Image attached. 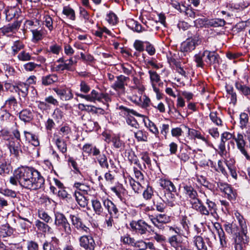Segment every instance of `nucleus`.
I'll return each instance as SVG.
<instances>
[{
    "label": "nucleus",
    "mask_w": 250,
    "mask_h": 250,
    "mask_svg": "<svg viewBox=\"0 0 250 250\" xmlns=\"http://www.w3.org/2000/svg\"><path fill=\"white\" fill-rule=\"evenodd\" d=\"M31 169L28 167H21L15 170L14 176L10 178V182L17 185L18 181L21 186L30 189L31 187Z\"/></svg>",
    "instance_id": "nucleus-1"
},
{
    "label": "nucleus",
    "mask_w": 250,
    "mask_h": 250,
    "mask_svg": "<svg viewBox=\"0 0 250 250\" xmlns=\"http://www.w3.org/2000/svg\"><path fill=\"white\" fill-rule=\"evenodd\" d=\"M206 204L207 207L205 206L201 200L194 210L199 212L201 214L205 216L211 215L215 217L217 215V205L215 202L211 201L209 199H207Z\"/></svg>",
    "instance_id": "nucleus-2"
},
{
    "label": "nucleus",
    "mask_w": 250,
    "mask_h": 250,
    "mask_svg": "<svg viewBox=\"0 0 250 250\" xmlns=\"http://www.w3.org/2000/svg\"><path fill=\"white\" fill-rule=\"evenodd\" d=\"M55 216V225L62 229L66 235H70L72 229L65 215L63 213L56 212Z\"/></svg>",
    "instance_id": "nucleus-3"
},
{
    "label": "nucleus",
    "mask_w": 250,
    "mask_h": 250,
    "mask_svg": "<svg viewBox=\"0 0 250 250\" xmlns=\"http://www.w3.org/2000/svg\"><path fill=\"white\" fill-rule=\"evenodd\" d=\"M183 188L186 196L189 199L191 208L194 209L201 201L198 198L197 191L190 185H185Z\"/></svg>",
    "instance_id": "nucleus-4"
},
{
    "label": "nucleus",
    "mask_w": 250,
    "mask_h": 250,
    "mask_svg": "<svg viewBox=\"0 0 250 250\" xmlns=\"http://www.w3.org/2000/svg\"><path fill=\"white\" fill-rule=\"evenodd\" d=\"M129 225L133 230L141 235L146 234L147 232L152 230L151 226L143 220H139L138 221H132Z\"/></svg>",
    "instance_id": "nucleus-5"
},
{
    "label": "nucleus",
    "mask_w": 250,
    "mask_h": 250,
    "mask_svg": "<svg viewBox=\"0 0 250 250\" xmlns=\"http://www.w3.org/2000/svg\"><path fill=\"white\" fill-rule=\"evenodd\" d=\"M119 109L124 110L125 112V115L127 116H129V117H128L126 118V123L128 125L132 126V127H134L136 128L138 127L139 124L137 123L136 119L133 117L130 116V114H132L133 115H135L137 117H144V115L137 112L136 111L134 110L133 109L128 108L124 106L123 105L120 106L119 107Z\"/></svg>",
    "instance_id": "nucleus-6"
},
{
    "label": "nucleus",
    "mask_w": 250,
    "mask_h": 250,
    "mask_svg": "<svg viewBox=\"0 0 250 250\" xmlns=\"http://www.w3.org/2000/svg\"><path fill=\"white\" fill-rule=\"evenodd\" d=\"M21 23V20H16L12 23H9L0 28V33L2 35L9 37L15 33L19 29Z\"/></svg>",
    "instance_id": "nucleus-7"
},
{
    "label": "nucleus",
    "mask_w": 250,
    "mask_h": 250,
    "mask_svg": "<svg viewBox=\"0 0 250 250\" xmlns=\"http://www.w3.org/2000/svg\"><path fill=\"white\" fill-rule=\"evenodd\" d=\"M201 41L198 37H195L191 40L188 39L182 43L180 46V51L184 53H188L193 50L196 46L199 44Z\"/></svg>",
    "instance_id": "nucleus-8"
},
{
    "label": "nucleus",
    "mask_w": 250,
    "mask_h": 250,
    "mask_svg": "<svg viewBox=\"0 0 250 250\" xmlns=\"http://www.w3.org/2000/svg\"><path fill=\"white\" fill-rule=\"evenodd\" d=\"M234 248L235 250H245L246 245L249 242L248 238L244 232H238L235 234Z\"/></svg>",
    "instance_id": "nucleus-9"
},
{
    "label": "nucleus",
    "mask_w": 250,
    "mask_h": 250,
    "mask_svg": "<svg viewBox=\"0 0 250 250\" xmlns=\"http://www.w3.org/2000/svg\"><path fill=\"white\" fill-rule=\"evenodd\" d=\"M149 218L154 226L160 229L164 228V224L167 223L170 221L169 216L165 214H159L156 217L151 215L149 216Z\"/></svg>",
    "instance_id": "nucleus-10"
},
{
    "label": "nucleus",
    "mask_w": 250,
    "mask_h": 250,
    "mask_svg": "<svg viewBox=\"0 0 250 250\" xmlns=\"http://www.w3.org/2000/svg\"><path fill=\"white\" fill-rule=\"evenodd\" d=\"M232 139L236 143L237 148L241 153L245 156L247 160H250V156L245 149L246 142L244 139L243 135L240 133H238L237 136L232 135Z\"/></svg>",
    "instance_id": "nucleus-11"
},
{
    "label": "nucleus",
    "mask_w": 250,
    "mask_h": 250,
    "mask_svg": "<svg viewBox=\"0 0 250 250\" xmlns=\"http://www.w3.org/2000/svg\"><path fill=\"white\" fill-rule=\"evenodd\" d=\"M232 139L236 143L237 148L241 153L245 156L247 160H250V156L245 149L246 142L244 139L243 135L240 133H238L237 136L232 135Z\"/></svg>",
    "instance_id": "nucleus-12"
},
{
    "label": "nucleus",
    "mask_w": 250,
    "mask_h": 250,
    "mask_svg": "<svg viewBox=\"0 0 250 250\" xmlns=\"http://www.w3.org/2000/svg\"><path fill=\"white\" fill-rule=\"evenodd\" d=\"M80 245L85 250H94L95 243L91 236L83 235L79 238Z\"/></svg>",
    "instance_id": "nucleus-13"
},
{
    "label": "nucleus",
    "mask_w": 250,
    "mask_h": 250,
    "mask_svg": "<svg viewBox=\"0 0 250 250\" xmlns=\"http://www.w3.org/2000/svg\"><path fill=\"white\" fill-rule=\"evenodd\" d=\"M203 55L206 56L204 60L209 65L218 64L220 62V56L215 51L205 50L203 52Z\"/></svg>",
    "instance_id": "nucleus-14"
},
{
    "label": "nucleus",
    "mask_w": 250,
    "mask_h": 250,
    "mask_svg": "<svg viewBox=\"0 0 250 250\" xmlns=\"http://www.w3.org/2000/svg\"><path fill=\"white\" fill-rule=\"evenodd\" d=\"M217 185V187L220 190L227 195L229 200H231L235 199L236 195V191L233 189L230 185L221 182H218Z\"/></svg>",
    "instance_id": "nucleus-15"
},
{
    "label": "nucleus",
    "mask_w": 250,
    "mask_h": 250,
    "mask_svg": "<svg viewBox=\"0 0 250 250\" xmlns=\"http://www.w3.org/2000/svg\"><path fill=\"white\" fill-rule=\"evenodd\" d=\"M70 218L72 225L78 230L83 232H88L89 229L83 224L82 219L78 214L70 215Z\"/></svg>",
    "instance_id": "nucleus-16"
},
{
    "label": "nucleus",
    "mask_w": 250,
    "mask_h": 250,
    "mask_svg": "<svg viewBox=\"0 0 250 250\" xmlns=\"http://www.w3.org/2000/svg\"><path fill=\"white\" fill-rule=\"evenodd\" d=\"M44 183V179L40 172L32 168V189L41 188Z\"/></svg>",
    "instance_id": "nucleus-17"
},
{
    "label": "nucleus",
    "mask_w": 250,
    "mask_h": 250,
    "mask_svg": "<svg viewBox=\"0 0 250 250\" xmlns=\"http://www.w3.org/2000/svg\"><path fill=\"white\" fill-rule=\"evenodd\" d=\"M129 79L124 75H120L116 77V80L111 85V87L116 91L124 92L125 90V82Z\"/></svg>",
    "instance_id": "nucleus-18"
},
{
    "label": "nucleus",
    "mask_w": 250,
    "mask_h": 250,
    "mask_svg": "<svg viewBox=\"0 0 250 250\" xmlns=\"http://www.w3.org/2000/svg\"><path fill=\"white\" fill-rule=\"evenodd\" d=\"M232 134L228 132H225L221 134V142L218 146L219 151L218 154L224 156L226 155V150L225 146V142L231 138H232Z\"/></svg>",
    "instance_id": "nucleus-19"
},
{
    "label": "nucleus",
    "mask_w": 250,
    "mask_h": 250,
    "mask_svg": "<svg viewBox=\"0 0 250 250\" xmlns=\"http://www.w3.org/2000/svg\"><path fill=\"white\" fill-rule=\"evenodd\" d=\"M76 95L81 98L85 99L86 101L94 102L96 101H101V95L102 93H99L95 90H93L91 93L88 95H84L81 93H76Z\"/></svg>",
    "instance_id": "nucleus-20"
},
{
    "label": "nucleus",
    "mask_w": 250,
    "mask_h": 250,
    "mask_svg": "<svg viewBox=\"0 0 250 250\" xmlns=\"http://www.w3.org/2000/svg\"><path fill=\"white\" fill-rule=\"evenodd\" d=\"M17 107L18 103L14 97L9 98L5 101L4 105L2 106V108H5L11 113L18 112V111L17 110Z\"/></svg>",
    "instance_id": "nucleus-21"
},
{
    "label": "nucleus",
    "mask_w": 250,
    "mask_h": 250,
    "mask_svg": "<svg viewBox=\"0 0 250 250\" xmlns=\"http://www.w3.org/2000/svg\"><path fill=\"white\" fill-rule=\"evenodd\" d=\"M103 205L107 210L109 215H114L115 218L118 217L119 210L116 205L111 201L108 199H105L103 201Z\"/></svg>",
    "instance_id": "nucleus-22"
},
{
    "label": "nucleus",
    "mask_w": 250,
    "mask_h": 250,
    "mask_svg": "<svg viewBox=\"0 0 250 250\" xmlns=\"http://www.w3.org/2000/svg\"><path fill=\"white\" fill-rule=\"evenodd\" d=\"M167 241L171 247L175 248V250L181 246L185 244V243L183 242L182 237L180 234H175L169 237Z\"/></svg>",
    "instance_id": "nucleus-23"
},
{
    "label": "nucleus",
    "mask_w": 250,
    "mask_h": 250,
    "mask_svg": "<svg viewBox=\"0 0 250 250\" xmlns=\"http://www.w3.org/2000/svg\"><path fill=\"white\" fill-rule=\"evenodd\" d=\"M36 5L32 4V8ZM44 11L38 9L32 8V26L37 27L41 25V15Z\"/></svg>",
    "instance_id": "nucleus-24"
},
{
    "label": "nucleus",
    "mask_w": 250,
    "mask_h": 250,
    "mask_svg": "<svg viewBox=\"0 0 250 250\" xmlns=\"http://www.w3.org/2000/svg\"><path fill=\"white\" fill-rule=\"evenodd\" d=\"M59 240L55 237H52L51 241H46L43 245V250H61L59 247Z\"/></svg>",
    "instance_id": "nucleus-25"
},
{
    "label": "nucleus",
    "mask_w": 250,
    "mask_h": 250,
    "mask_svg": "<svg viewBox=\"0 0 250 250\" xmlns=\"http://www.w3.org/2000/svg\"><path fill=\"white\" fill-rule=\"evenodd\" d=\"M235 87L239 93L246 97L247 98L250 97V87L243 84L241 82H236Z\"/></svg>",
    "instance_id": "nucleus-26"
},
{
    "label": "nucleus",
    "mask_w": 250,
    "mask_h": 250,
    "mask_svg": "<svg viewBox=\"0 0 250 250\" xmlns=\"http://www.w3.org/2000/svg\"><path fill=\"white\" fill-rule=\"evenodd\" d=\"M160 186L167 191L176 192V188L174 184L170 180L161 178L159 180Z\"/></svg>",
    "instance_id": "nucleus-27"
},
{
    "label": "nucleus",
    "mask_w": 250,
    "mask_h": 250,
    "mask_svg": "<svg viewBox=\"0 0 250 250\" xmlns=\"http://www.w3.org/2000/svg\"><path fill=\"white\" fill-rule=\"evenodd\" d=\"M193 243L198 250H208L203 237L201 236H195L193 237Z\"/></svg>",
    "instance_id": "nucleus-28"
},
{
    "label": "nucleus",
    "mask_w": 250,
    "mask_h": 250,
    "mask_svg": "<svg viewBox=\"0 0 250 250\" xmlns=\"http://www.w3.org/2000/svg\"><path fill=\"white\" fill-rule=\"evenodd\" d=\"M4 14H5V18L6 20L8 21H12L13 19L16 18L18 19L19 16H17V9L15 8H9L5 9Z\"/></svg>",
    "instance_id": "nucleus-29"
},
{
    "label": "nucleus",
    "mask_w": 250,
    "mask_h": 250,
    "mask_svg": "<svg viewBox=\"0 0 250 250\" xmlns=\"http://www.w3.org/2000/svg\"><path fill=\"white\" fill-rule=\"evenodd\" d=\"M75 196L78 204L83 208L85 207L88 204V200L84 194L79 191H75Z\"/></svg>",
    "instance_id": "nucleus-30"
},
{
    "label": "nucleus",
    "mask_w": 250,
    "mask_h": 250,
    "mask_svg": "<svg viewBox=\"0 0 250 250\" xmlns=\"http://www.w3.org/2000/svg\"><path fill=\"white\" fill-rule=\"evenodd\" d=\"M153 204L157 211L164 212L166 208V201L162 200L161 197H158L153 200Z\"/></svg>",
    "instance_id": "nucleus-31"
},
{
    "label": "nucleus",
    "mask_w": 250,
    "mask_h": 250,
    "mask_svg": "<svg viewBox=\"0 0 250 250\" xmlns=\"http://www.w3.org/2000/svg\"><path fill=\"white\" fill-rule=\"evenodd\" d=\"M58 78L57 75H49L42 78V83L43 85H48L57 82Z\"/></svg>",
    "instance_id": "nucleus-32"
},
{
    "label": "nucleus",
    "mask_w": 250,
    "mask_h": 250,
    "mask_svg": "<svg viewBox=\"0 0 250 250\" xmlns=\"http://www.w3.org/2000/svg\"><path fill=\"white\" fill-rule=\"evenodd\" d=\"M13 230L9 225L2 226L0 228V236L2 237L9 236L13 234Z\"/></svg>",
    "instance_id": "nucleus-33"
},
{
    "label": "nucleus",
    "mask_w": 250,
    "mask_h": 250,
    "mask_svg": "<svg viewBox=\"0 0 250 250\" xmlns=\"http://www.w3.org/2000/svg\"><path fill=\"white\" fill-rule=\"evenodd\" d=\"M234 163L235 161L233 159H230L229 161H226V166L229 170L230 175L233 178L236 179L237 174L236 173V168L234 166Z\"/></svg>",
    "instance_id": "nucleus-34"
},
{
    "label": "nucleus",
    "mask_w": 250,
    "mask_h": 250,
    "mask_svg": "<svg viewBox=\"0 0 250 250\" xmlns=\"http://www.w3.org/2000/svg\"><path fill=\"white\" fill-rule=\"evenodd\" d=\"M134 136L139 142H147L148 133L142 130H139L134 133Z\"/></svg>",
    "instance_id": "nucleus-35"
},
{
    "label": "nucleus",
    "mask_w": 250,
    "mask_h": 250,
    "mask_svg": "<svg viewBox=\"0 0 250 250\" xmlns=\"http://www.w3.org/2000/svg\"><path fill=\"white\" fill-rule=\"evenodd\" d=\"M92 205L95 213L98 215H101L103 212V208L100 202L96 199L92 200Z\"/></svg>",
    "instance_id": "nucleus-36"
},
{
    "label": "nucleus",
    "mask_w": 250,
    "mask_h": 250,
    "mask_svg": "<svg viewBox=\"0 0 250 250\" xmlns=\"http://www.w3.org/2000/svg\"><path fill=\"white\" fill-rule=\"evenodd\" d=\"M208 26L214 27H222L225 25L226 21L224 20L221 19H214L208 20Z\"/></svg>",
    "instance_id": "nucleus-37"
},
{
    "label": "nucleus",
    "mask_w": 250,
    "mask_h": 250,
    "mask_svg": "<svg viewBox=\"0 0 250 250\" xmlns=\"http://www.w3.org/2000/svg\"><path fill=\"white\" fill-rule=\"evenodd\" d=\"M171 191H167V193L165 194L166 197V203L171 207H173L175 206V195Z\"/></svg>",
    "instance_id": "nucleus-38"
},
{
    "label": "nucleus",
    "mask_w": 250,
    "mask_h": 250,
    "mask_svg": "<svg viewBox=\"0 0 250 250\" xmlns=\"http://www.w3.org/2000/svg\"><path fill=\"white\" fill-rule=\"evenodd\" d=\"M97 161L100 166L103 168H106L108 169L109 166L107 161V159L106 155L104 154L100 155L97 157Z\"/></svg>",
    "instance_id": "nucleus-39"
},
{
    "label": "nucleus",
    "mask_w": 250,
    "mask_h": 250,
    "mask_svg": "<svg viewBox=\"0 0 250 250\" xmlns=\"http://www.w3.org/2000/svg\"><path fill=\"white\" fill-rule=\"evenodd\" d=\"M19 117L24 122H30L31 121V113L27 109L23 110L19 113Z\"/></svg>",
    "instance_id": "nucleus-40"
},
{
    "label": "nucleus",
    "mask_w": 250,
    "mask_h": 250,
    "mask_svg": "<svg viewBox=\"0 0 250 250\" xmlns=\"http://www.w3.org/2000/svg\"><path fill=\"white\" fill-rule=\"evenodd\" d=\"M62 13L72 21L75 20L76 16L74 10L69 6H64Z\"/></svg>",
    "instance_id": "nucleus-41"
},
{
    "label": "nucleus",
    "mask_w": 250,
    "mask_h": 250,
    "mask_svg": "<svg viewBox=\"0 0 250 250\" xmlns=\"http://www.w3.org/2000/svg\"><path fill=\"white\" fill-rule=\"evenodd\" d=\"M224 228L227 232L231 234H236L238 232V227L235 224H225Z\"/></svg>",
    "instance_id": "nucleus-42"
},
{
    "label": "nucleus",
    "mask_w": 250,
    "mask_h": 250,
    "mask_svg": "<svg viewBox=\"0 0 250 250\" xmlns=\"http://www.w3.org/2000/svg\"><path fill=\"white\" fill-rule=\"evenodd\" d=\"M29 87V84L26 83H19L16 87V91L18 90L21 93V96L22 97H25L28 93V88Z\"/></svg>",
    "instance_id": "nucleus-43"
},
{
    "label": "nucleus",
    "mask_w": 250,
    "mask_h": 250,
    "mask_svg": "<svg viewBox=\"0 0 250 250\" xmlns=\"http://www.w3.org/2000/svg\"><path fill=\"white\" fill-rule=\"evenodd\" d=\"M43 38V33L42 29H32V41L37 42Z\"/></svg>",
    "instance_id": "nucleus-44"
},
{
    "label": "nucleus",
    "mask_w": 250,
    "mask_h": 250,
    "mask_svg": "<svg viewBox=\"0 0 250 250\" xmlns=\"http://www.w3.org/2000/svg\"><path fill=\"white\" fill-rule=\"evenodd\" d=\"M226 88L227 93L230 95L231 103L235 105L237 102V95L234 91L233 87L231 85H228Z\"/></svg>",
    "instance_id": "nucleus-45"
},
{
    "label": "nucleus",
    "mask_w": 250,
    "mask_h": 250,
    "mask_svg": "<svg viewBox=\"0 0 250 250\" xmlns=\"http://www.w3.org/2000/svg\"><path fill=\"white\" fill-rule=\"evenodd\" d=\"M74 187L79 190V192H82L83 194H87V192L90 190L89 186L81 183H75Z\"/></svg>",
    "instance_id": "nucleus-46"
},
{
    "label": "nucleus",
    "mask_w": 250,
    "mask_h": 250,
    "mask_svg": "<svg viewBox=\"0 0 250 250\" xmlns=\"http://www.w3.org/2000/svg\"><path fill=\"white\" fill-rule=\"evenodd\" d=\"M130 184L135 192L140 193L141 192L142 187L140 181H136L133 179H131L130 181Z\"/></svg>",
    "instance_id": "nucleus-47"
},
{
    "label": "nucleus",
    "mask_w": 250,
    "mask_h": 250,
    "mask_svg": "<svg viewBox=\"0 0 250 250\" xmlns=\"http://www.w3.org/2000/svg\"><path fill=\"white\" fill-rule=\"evenodd\" d=\"M142 92L138 90V94H133L130 96V100L137 105H141L142 103Z\"/></svg>",
    "instance_id": "nucleus-48"
},
{
    "label": "nucleus",
    "mask_w": 250,
    "mask_h": 250,
    "mask_svg": "<svg viewBox=\"0 0 250 250\" xmlns=\"http://www.w3.org/2000/svg\"><path fill=\"white\" fill-rule=\"evenodd\" d=\"M249 117L247 113H242L240 115V127L243 129L246 127L248 123Z\"/></svg>",
    "instance_id": "nucleus-49"
},
{
    "label": "nucleus",
    "mask_w": 250,
    "mask_h": 250,
    "mask_svg": "<svg viewBox=\"0 0 250 250\" xmlns=\"http://www.w3.org/2000/svg\"><path fill=\"white\" fill-rule=\"evenodd\" d=\"M203 58H206V56L203 55V53H199L196 54L194 56V61L196 63V66L198 67L203 68L204 66L203 62Z\"/></svg>",
    "instance_id": "nucleus-50"
},
{
    "label": "nucleus",
    "mask_w": 250,
    "mask_h": 250,
    "mask_svg": "<svg viewBox=\"0 0 250 250\" xmlns=\"http://www.w3.org/2000/svg\"><path fill=\"white\" fill-rule=\"evenodd\" d=\"M56 144L62 153H64L67 151V147L66 144L64 141L60 139V138H58L56 140Z\"/></svg>",
    "instance_id": "nucleus-51"
},
{
    "label": "nucleus",
    "mask_w": 250,
    "mask_h": 250,
    "mask_svg": "<svg viewBox=\"0 0 250 250\" xmlns=\"http://www.w3.org/2000/svg\"><path fill=\"white\" fill-rule=\"evenodd\" d=\"M188 134L193 139L197 138L205 140L204 137L201 135V133L195 129L188 128Z\"/></svg>",
    "instance_id": "nucleus-52"
},
{
    "label": "nucleus",
    "mask_w": 250,
    "mask_h": 250,
    "mask_svg": "<svg viewBox=\"0 0 250 250\" xmlns=\"http://www.w3.org/2000/svg\"><path fill=\"white\" fill-rule=\"evenodd\" d=\"M0 193L7 197L16 198L17 196V193L15 191L8 188H1Z\"/></svg>",
    "instance_id": "nucleus-53"
},
{
    "label": "nucleus",
    "mask_w": 250,
    "mask_h": 250,
    "mask_svg": "<svg viewBox=\"0 0 250 250\" xmlns=\"http://www.w3.org/2000/svg\"><path fill=\"white\" fill-rule=\"evenodd\" d=\"M189 152L185 149H181L178 157L183 161L186 162L189 159Z\"/></svg>",
    "instance_id": "nucleus-54"
},
{
    "label": "nucleus",
    "mask_w": 250,
    "mask_h": 250,
    "mask_svg": "<svg viewBox=\"0 0 250 250\" xmlns=\"http://www.w3.org/2000/svg\"><path fill=\"white\" fill-rule=\"evenodd\" d=\"M208 20L206 18H199L194 21L195 26L202 27L203 26H208Z\"/></svg>",
    "instance_id": "nucleus-55"
},
{
    "label": "nucleus",
    "mask_w": 250,
    "mask_h": 250,
    "mask_svg": "<svg viewBox=\"0 0 250 250\" xmlns=\"http://www.w3.org/2000/svg\"><path fill=\"white\" fill-rule=\"evenodd\" d=\"M148 124L146 123H145V125L147 128H149V130L150 132L154 134L155 135H157L159 133V131L158 128H157L156 125L154 123L150 121L148 119Z\"/></svg>",
    "instance_id": "nucleus-56"
},
{
    "label": "nucleus",
    "mask_w": 250,
    "mask_h": 250,
    "mask_svg": "<svg viewBox=\"0 0 250 250\" xmlns=\"http://www.w3.org/2000/svg\"><path fill=\"white\" fill-rule=\"evenodd\" d=\"M35 225L39 230L43 232H45L50 228L47 224L39 220L36 221Z\"/></svg>",
    "instance_id": "nucleus-57"
},
{
    "label": "nucleus",
    "mask_w": 250,
    "mask_h": 250,
    "mask_svg": "<svg viewBox=\"0 0 250 250\" xmlns=\"http://www.w3.org/2000/svg\"><path fill=\"white\" fill-rule=\"evenodd\" d=\"M23 47L22 43L19 41H17L14 42L13 45L12 47L13 55L17 54L21 49Z\"/></svg>",
    "instance_id": "nucleus-58"
},
{
    "label": "nucleus",
    "mask_w": 250,
    "mask_h": 250,
    "mask_svg": "<svg viewBox=\"0 0 250 250\" xmlns=\"http://www.w3.org/2000/svg\"><path fill=\"white\" fill-rule=\"evenodd\" d=\"M106 19L108 22L110 24H115L118 22L117 16L112 12H110L107 15Z\"/></svg>",
    "instance_id": "nucleus-59"
},
{
    "label": "nucleus",
    "mask_w": 250,
    "mask_h": 250,
    "mask_svg": "<svg viewBox=\"0 0 250 250\" xmlns=\"http://www.w3.org/2000/svg\"><path fill=\"white\" fill-rule=\"evenodd\" d=\"M111 142L113 143L114 146L116 148H121L123 143L120 140L119 137L114 136L111 139Z\"/></svg>",
    "instance_id": "nucleus-60"
},
{
    "label": "nucleus",
    "mask_w": 250,
    "mask_h": 250,
    "mask_svg": "<svg viewBox=\"0 0 250 250\" xmlns=\"http://www.w3.org/2000/svg\"><path fill=\"white\" fill-rule=\"evenodd\" d=\"M133 46L139 53L144 50V42L140 40H136L133 44Z\"/></svg>",
    "instance_id": "nucleus-61"
},
{
    "label": "nucleus",
    "mask_w": 250,
    "mask_h": 250,
    "mask_svg": "<svg viewBox=\"0 0 250 250\" xmlns=\"http://www.w3.org/2000/svg\"><path fill=\"white\" fill-rule=\"evenodd\" d=\"M148 73L150 75V79L151 82L158 83L160 81V77L156 72L149 70Z\"/></svg>",
    "instance_id": "nucleus-62"
},
{
    "label": "nucleus",
    "mask_w": 250,
    "mask_h": 250,
    "mask_svg": "<svg viewBox=\"0 0 250 250\" xmlns=\"http://www.w3.org/2000/svg\"><path fill=\"white\" fill-rule=\"evenodd\" d=\"M209 117L211 120L216 125H221L222 121L219 118L217 117L216 112H211L209 114Z\"/></svg>",
    "instance_id": "nucleus-63"
},
{
    "label": "nucleus",
    "mask_w": 250,
    "mask_h": 250,
    "mask_svg": "<svg viewBox=\"0 0 250 250\" xmlns=\"http://www.w3.org/2000/svg\"><path fill=\"white\" fill-rule=\"evenodd\" d=\"M39 217L46 223H48L51 220V217L43 210H38Z\"/></svg>",
    "instance_id": "nucleus-64"
}]
</instances>
